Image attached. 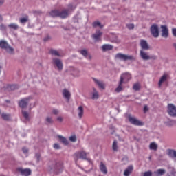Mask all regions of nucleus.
Masks as SVG:
<instances>
[{"mask_svg":"<svg viewBox=\"0 0 176 176\" xmlns=\"http://www.w3.org/2000/svg\"><path fill=\"white\" fill-rule=\"evenodd\" d=\"M0 47H1V49H4L6 52L10 54H13L14 53V49L12 47V46L9 45L8 42L5 41H0Z\"/></svg>","mask_w":176,"mask_h":176,"instance_id":"f257e3e1","label":"nucleus"},{"mask_svg":"<svg viewBox=\"0 0 176 176\" xmlns=\"http://www.w3.org/2000/svg\"><path fill=\"white\" fill-rule=\"evenodd\" d=\"M52 64L54 67H56L58 71H63V61L58 58H54L52 59Z\"/></svg>","mask_w":176,"mask_h":176,"instance_id":"f03ea898","label":"nucleus"},{"mask_svg":"<svg viewBox=\"0 0 176 176\" xmlns=\"http://www.w3.org/2000/svg\"><path fill=\"white\" fill-rule=\"evenodd\" d=\"M150 32L154 38H159V25L157 24L152 25L150 28Z\"/></svg>","mask_w":176,"mask_h":176,"instance_id":"7ed1b4c3","label":"nucleus"},{"mask_svg":"<svg viewBox=\"0 0 176 176\" xmlns=\"http://www.w3.org/2000/svg\"><path fill=\"white\" fill-rule=\"evenodd\" d=\"M167 112L170 116L173 118L176 117V106L173 104H168V110Z\"/></svg>","mask_w":176,"mask_h":176,"instance_id":"20e7f679","label":"nucleus"},{"mask_svg":"<svg viewBox=\"0 0 176 176\" xmlns=\"http://www.w3.org/2000/svg\"><path fill=\"white\" fill-rule=\"evenodd\" d=\"M30 100H32V96H29V97L21 99L19 102V107L21 108H26L27 105H28V103L30 102Z\"/></svg>","mask_w":176,"mask_h":176,"instance_id":"39448f33","label":"nucleus"},{"mask_svg":"<svg viewBox=\"0 0 176 176\" xmlns=\"http://www.w3.org/2000/svg\"><path fill=\"white\" fill-rule=\"evenodd\" d=\"M128 119L130 123H131V124H134V126H144V123L138 120L135 117L129 116Z\"/></svg>","mask_w":176,"mask_h":176,"instance_id":"423d86ee","label":"nucleus"},{"mask_svg":"<svg viewBox=\"0 0 176 176\" xmlns=\"http://www.w3.org/2000/svg\"><path fill=\"white\" fill-rule=\"evenodd\" d=\"M130 79H131V74L130 73H124L120 76V82L127 83Z\"/></svg>","mask_w":176,"mask_h":176,"instance_id":"0eeeda50","label":"nucleus"},{"mask_svg":"<svg viewBox=\"0 0 176 176\" xmlns=\"http://www.w3.org/2000/svg\"><path fill=\"white\" fill-rule=\"evenodd\" d=\"M102 36V32L101 30H97L95 34H92L91 37L95 42H99L101 41V36Z\"/></svg>","mask_w":176,"mask_h":176,"instance_id":"6e6552de","label":"nucleus"},{"mask_svg":"<svg viewBox=\"0 0 176 176\" xmlns=\"http://www.w3.org/2000/svg\"><path fill=\"white\" fill-rule=\"evenodd\" d=\"M93 80L95 83V85H96L97 86H98V87L100 89H102V90L105 89V84L104 83V82L101 80H98L97 78H93Z\"/></svg>","mask_w":176,"mask_h":176,"instance_id":"1a4fd4ad","label":"nucleus"},{"mask_svg":"<svg viewBox=\"0 0 176 176\" xmlns=\"http://www.w3.org/2000/svg\"><path fill=\"white\" fill-rule=\"evenodd\" d=\"M17 170L19 173H21V175L23 176L31 175V169H29V168L23 169V168H19Z\"/></svg>","mask_w":176,"mask_h":176,"instance_id":"9d476101","label":"nucleus"},{"mask_svg":"<svg viewBox=\"0 0 176 176\" xmlns=\"http://www.w3.org/2000/svg\"><path fill=\"white\" fill-rule=\"evenodd\" d=\"M162 38H168V28L166 25H162Z\"/></svg>","mask_w":176,"mask_h":176,"instance_id":"9b49d317","label":"nucleus"},{"mask_svg":"<svg viewBox=\"0 0 176 176\" xmlns=\"http://www.w3.org/2000/svg\"><path fill=\"white\" fill-rule=\"evenodd\" d=\"M140 54L142 60H151V56H149V54H148V52H145L144 50H140Z\"/></svg>","mask_w":176,"mask_h":176,"instance_id":"f8f14e48","label":"nucleus"},{"mask_svg":"<svg viewBox=\"0 0 176 176\" xmlns=\"http://www.w3.org/2000/svg\"><path fill=\"white\" fill-rule=\"evenodd\" d=\"M140 46L142 50H149V44L146 40H140Z\"/></svg>","mask_w":176,"mask_h":176,"instance_id":"ddd939ff","label":"nucleus"},{"mask_svg":"<svg viewBox=\"0 0 176 176\" xmlns=\"http://www.w3.org/2000/svg\"><path fill=\"white\" fill-rule=\"evenodd\" d=\"M80 54L85 57V58H87V60H91V55L89 54V52H87V50H81L80 51Z\"/></svg>","mask_w":176,"mask_h":176,"instance_id":"4468645a","label":"nucleus"},{"mask_svg":"<svg viewBox=\"0 0 176 176\" xmlns=\"http://www.w3.org/2000/svg\"><path fill=\"white\" fill-rule=\"evenodd\" d=\"M133 167L132 165H130L127 167V168L125 169L124 172V176H130V174L133 173Z\"/></svg>","mask_w":176,"mask_h":176,"instance_id":"2eb2a0df","label":"nucleus"},{"mask_svg":"<svg viewBox=\"0 0 176 176\" xmlns=\"http://www.w3.org/2000/svg\"><path fill=\"white\" fill-rule=\"evenodd\" d=\"M63 96L64 98H66L68 101H69V98H71V92L68 91V89H63Z\"/></svg>","mask_w":176,"mask_h":176,"instance_id":"dca6fc26","label":"nucleus"},{"mask_svg":"<svg viewBox=\"0 0 176 176\" xmlns=\"http://www.w3.org/2000/svg\"><path fill=\"white\" fill-rule=\"evenodd\" d=\"M159 148V145H157V143L153 142L150 143L149 144V149L150 151H157V148Z\"/></svg>","mask_w":176,"mask_h":176,"instance_id":"f3484780","label":"nucleus"},{"mask_svg":"<svg viewBox=\"0 0 176 176\" xmlns=\"http://www.w3.org/2000/svg\"><path fill=\"white\" fill-rule=\"evenodd\" d=\"M70 70L72 71V74L74 76H79L80 75V70H79V69L71 67Z\"/></svg>","mask_w":176,"mask_h":176,"instance_id":"a211bd4d","label":"nucleus"},{"mask_svg":"<svg viewBox=\"0 0 176 176\" xmlns=\"http://www.w3.org/2000/svg\"><path fill=\"white\" fill-rule=\"evenodd\" d=\"M113 49V46L109 44H104L102 46V52H108V50H112Z\"/></svg>","mask_w":176,"mask_h":176,"instance_id":"6ab92c4d","label":"nucleus"},{"mask_svg":"<svg viewBox=\"0 0 176 176\" xmlns=\"http://www.w3.org/2000/svg\"><path fill=\"white\" fill-rule=\"evenodd\" d=\"M165 82H167V75L166 74L163 75L160 78V81L158 82L159 87H161L162 85H163V83H164Z\"/></svg>","mask_w":176,"mask_h":176,"instance_id":"aec40b11","label":"nucleus"},{"mask_svg":"<svg viewBox=\"0 0 176 176\" xmlns=\"http://www.w3.org/2000/svg\"><path fill=\"white\" fill-rule=\"evenodd\" d=\"M77 111H78V118L80 119H82V118H83V113H85V110L83 109V107L79 106Z\"/></svg>","mask_w":176,"mask_h":176,"instance_id":"412c9836","label":"nucleus"},{"mask_svg":"<svg viewBox=\"0 0 176 176\" xmlns=\"http://www.w3.org/2000/svg\"><path fill=\"white\" fill-rule=\"evenodd\" d=\"M166 174V170L164 169H158L156 171H154V176H162Z\"/></svg>","mask_w":176,"mask_h":176,"instance_id":"4be33fe9","label":"nucleus"},{"mask_svg":"<svg viewBox=\"0 0 176 176\" xmlns=\"http://www.w3.org/2000/svg\"><path fill=\"white\" fill-rule=\"evenodd\" d=\"M76 156L77 157H80V159H84V160H86L87 159L86 158L87 154L85 151H81L76 153Z\"/></svg>","mask_w":176,"mask_h":176,"instance_id":"5701e85b","label":"nucleus"},{"mask_svg":"<svg viewBox=\"0 0 176 176\" xmlns=\"http://www.w3.org/2000/svg\"><path fill=\"white\" fill-rule=\"evenodd\" d=\"M126 55L122 53H118L116 55V58L118 60H122V61H126Z\"/></svg>","mask_w":176,"mask_h":176,"instance_id":"b1692460","label":"nucleus"},{"mask_svg":"<svg viewBox=\"0 0 176 176\" xmlns=\"http://www.w3.org/2000/svg\"><path fill=\"white\" fill-rule=\"evenodd\" d=\"M58 138H59L60 142H62V144H63V145H68L69 142H68V140H67V138H65L61 135H58Z\"/></svg>","mask_w":176,"mask_h":176,"instance_id":"393cba45","label":"nucleus"},{"mask_svg":"<svg viewBox=\"0 0 176 176\" xmlns=\"http://www.w3.org/2000/svg\"><path fill=\"white\" fill-rule=\"evenodd\" d=\"M51 17H59L60 11L58 10H52L50 12Z\"/></svg>","mask_w":176,"mask_h":176,"instance_id":"a878e982","label":"nucleus"},{"mask_svg":"<svg viewBox=\"0 0 176 176\" xmlns=\"http://www.w3.org/2000/svg\"><path fill=\"white\" fill-rule=\"evenodd\" d=\"M68 16V11L63 10V11H59V17H61L62 19H65V17Z\"/></svg>","mask_w":176,"mask_h":176,"instance_id":"bb28decb","label":"nucleus"},{"mask_svg":"<svg viewBox=\"0 0 176 176\" xmlns=\"http://www.w3.org/2000/svg\"><path fill=\"white\" fill-rule=\"evenodd\" d=\"M100 169L103 174H107L108 173V170H107V167L102 162L100 163Z\"/></svg>","mask_w":176,"mask_h":176,"instance_id":"cd10ccee","label":"nucleus"},{"mask_svg":"<svg viewBox=\"0 0 176 176\" xmlns=\"http://www.w3.org/2000/svg\"><path fill=\"white\" fill-rule=\"evenodd\" d=\"M122 85H123V82H122V81H120L118 86L115 90L116 93H120V91L123 90V87H122Z\"/></svg>","mask_w":176,"mask_h":176,"instance_id":"c85d7f7f","label":"nucleus"},{"mask_svg":"<svg viewBox=\"0 0 176 176\" xmlns=\"http://www.w3.org/2000/svg\"><path fill=\"white\" fill-rule=\"evenodd\" d=\"M98 97H100V96L98 95V91H97V89H94V92L92 94V99L98 100Z\"/></svg>","mask_w":176,"mask_h":176,"instance_id":"c756f323","label":"nucleus"},{"mask_svg":"<svg viewBox=\"0 0 176 176\" xmlns=\"http://www.w3.org/2000/svg\"><path fill=\"white\" fill-rule=\"evenodd\" d=\"M176 121L174 120H169L168 122H166V126H168V127H173V126H175Z\"/></svg>","mask_w":176,"mask_h":176,"instance_id":"7c9ffc66","label":"nucleus"},{"mask_svg":"<svg viewBox=\"0 0 176 176\" xmlns=\"http://www.w3.org/2000/svg\"><path fill=\"white\" fill-rule=\"evenodd\" d=\"M112 149L114 151V152H118V149H119V147L118 146V141L114 140L112 145Z\"/></svg>","mask_w":176,"mask_h":176,"instance_id":"2f4dec72","label":"nucleus"},{"mask_svg":"<svg viewBox=\"0 0 176 176\" xmlns=\"http://www.w3.org/2000/svg\"><path fill=\"white\" fill-rule=\"evenodd\" d=\"M22 115L25 120H30V113L25 111H22Z\"/></svg>","mask_w":176,"mask_h":176,"instance_id":"473e14b6","label":"nucleus"},{"mask_svg":"<svg viewBox=\"0 0 176 176\" xmlns=\"http://www.w3.org/2000/svg\"><path fill=\"white\" fill-rule=\"evenodd\" d=\"M168 156L170 157H176V151L174 150H169L168 152Z\"/></svg>","mask_w":176,"mask_h":176,"instance_id":"72a5a7b5","label":"nucleus"},{"mask_svg":"<svg viewBox=\"0 0 176 176\" xmlns=\"http://www.w3.org/2000/svg\"><path fill=\"white\" fill-rule=\"evenodd\" d=\"M8 27L11 30H19V25L16 23H10L8 25Z\"/></svg>","mask_w":176,"mask_h":176,"instance_id":"f704fd0d","label":"nucleus"},{"mask_svg":"<svg viewBox=\"0 0 176 176\" xmlns=\"http://www.w3.org/2000/svg\"><path fill=\"white\" fill-rule=\"evenodd\" d=\"M50 53H51V54H52V56H57L58 57H60L61 56L60 54V53L58 52V51H57L56 50H51Z\"/></svg>","mask_w":176,"mask_h":176,"instance_id":"c9c22d12","label":"nucleus"},{"mask_svg":"<svg viewBox=\"0 0 176 176\" xmlns=\"http://www.w3.org/2000/svg\"><path fill=\"white\" fill-rule=\"evenodd\" d=\"M54 173H55V174H60V173H61V171H63V167L58 168L56 167L53 170Z\"/></svg>","mask_w":176,"mask_h":176,"instance_id":"e433bc0d","label":"nucleus"},{"mask_svg":"<svg viewBox=\"0 0 176 176\" xmlns=\"http://www.w3.org/2000/svg\"><path fill=\"white\" fill-rule=\"evenodd\" d=\"M133 90H135L137 91L140 90V89L141 88V85H140V83L137 82L133 85Z\"/></svg>","mask_w":176,"mask_h":176,"instance_id":"4c0bfd02","label":"nucleus"},{"mask_svg":"<svg viewBox=\"0 0 176 176\" xmlns=\"http://www.w3.org/2000/svg\"><path fill=\"white\" fill-rule=\"evenodd\" d=\"M28 21V16L20 19V23H21V24H24L25 23H27Z\"/></svg>","mask_w":176,"mask_h":176,"instance_id":"58836bf2","label":"nucleus"},{"mask_svg":"<svg viewBox=\"0 0 176 176\" xmlns=\"http://www.w3.org/2000/svg\"><path fill=\"white\" fill-rule=\"evenodd\" d=\"M94 27H100V28H102V25H101V23L100 21H96L93 23Z\"/></svg>","mask_w":176,"mask_h":176,"instance_id":"ea45409f","label":"nucleus"},{"mask_svg":"<svg viewBox=\"0 0 176 176\" xmlns=\"http://www.w3.org/2000/svg\"><path fill=\"white\" fill-rule=\"evenodd\" d=\"M130 60L131 61L135 60V57H134V56L133 55H126V60Z\"/></svg>","mask_w":176,"mask_h":176,"instance_id":"a19ab883","label":"nucleus"},{"mask_svg":"<svg viewBox=\"0 0 176 176\" xmlns=\"http://www.w3.org/2000/svg\"><path fill=\"white\" fill-rule=\"evenodd\" d=\"M1 117L3 119H4V120H9V119L10 118L9 114L6 113H2Z\"/></svg>","mask_w":176,"mask_h":176,"instance_id":"79ce46f5","label":"nucleus"},{"mask_svg":"<svg viewBox=\"0 0 176 176\" xmlns=\"http://www.w3.org/2000/svg\"><path fill=\"white\" fill-rule=\"evenodd\" d=\"M45 120L47 123H53V117L47 116Z\"/></svg>","mask_w":176,"mask_h":176,"instance_id":"37998d69","label":"nucleus"},{"mask_svg":"<svg viewBox=\"0 0 176 176\" xmlns=\"http://www.w3.org/2000/svg\"><path fill=\"white\" fill-rule=\"evenodd\" d=\"M153 173L152 171L151 170H148V171H146L143 173V175L142 176H152L153 175Z\"/></svg>","mask_w":176,"mask_h":176,"instance_id":"c03bdc74","label":"nucleus"},{"mask_svg":"<svg viewBox=\"0 0 176 176\" xmlns=\"http://www.w3.org/2000/svg\"><path fill=\"white\" fill-rule=\"evenodd\" d=\"M69 140V141H71V142H76V135L70 136Z\"/></svg>","mask_w":176,"mask_h":176,"instance_id":"a18cd8bd","label":"nucleus"},{"mask_svg":"<svg viewBox=\"0 0 176 176\" xmlns=\"http://www.w3.org/2000/svg\"><path fill=\"white\" fill-rule=\"evenodd\" d=\"M54 149H61V147L60 146V144L55 143L53 146Z\"/></svg>","mask_w":176,"mask_h":176,"instance_id":"49530a36","label":"nucleus"},{"mask_svg":"<svg viewBox=\"0 0 176 176\" xmlns=\"http://www.w3.org/2000/svg\"><path fill=\"white\" fill-rule=\"evenodd\" d=\"M126 27L127 28H129V30H133V28H134V24L133 23L127 24Z\"/></svg>","mask_w":176,"mask_h":176,"instance_id":"de8ad7c7","label":"nucleus"},{"mask_svg":"<svg viewBox=\"0 0 176 176\" xmlns=\"http://www.w3.org/2000/svg\"><path fill=\"white\" fill-rule=\"evenodd\" d=\"M52 113L54 115H58V113H60V111L58 109H54L52 110Z\"/></svg>","mask_w":176,"mask_h":176,"instance_id":"09e8293b","label":"nucleus"},{"mask_svg":"<svg viewBox=\"0 0 176 176\" xmlns=\"http://www.w3.org/2000/svg\"><path fill=\"white\" fill-rule=\"evenodd\" d=\"M56 120L58 122H63V120H64V118L63 117H61V116H58V117H57Z\"/></svg>","mask_w":176,"mask_h":176,"instance_id":"8fccbe9b","label":"nucleus"},{"mask_svg":"<svg viewBox=\"0 0 176 176\" xmlns=\"http://www.w3.org/2000/svg\"><path fill=\"white\" fill-rule=\"evenodd\" d=\"M22 151H23V153L27 156L28 153V150L27 149V148H23Z\"/></svg>","mask_w":176,"mask_h":176,"instance_id":"3c124183","label":"nucleus"},{"mask_svg":"<svg viewBox=\"0 0 176 176\" xmlns=\"http://www.w3.org/2000/svg\"><path fill=\"white\" fill-rule=\"evenodd\" d=\"M36 157L37 159V162H39V160H41V155L39 153L36 154Z\"/></svg>","mask_w":176,"mask_h":176,"instance_id":"603ef678","label":"nucleus"},{"mask_svg":"<svg viewBox=\"0 0 176 176\" xmlns=\"http://www.w3.org/2000/svg\"><path fill=\"white\" fill-rule=\"evenodd\" d=\"M148 111H149V109L148 108V106H144V113H146V112H148Z\"/></svg>","mask_w":176,"mask_h":176,"instance_id":"864d4df0","label":"nucleus"},{"mask_svg":"<svg viewBox=\"0 0 176 176\" xmlns=\"http://www.w3.org/2000/svg\"><path fill=\"white\" fill-rule=\"evenodd\" d=\"M172 33H173V36L176 37V28L172 29Z\"/></svg>","mask_w":176,"mask_h":176,"instance_id":"5fc2aeb1","label":"nucleus"},{"mask_svg":"<svg viewBox=\"0 0 176 176\" xmlns=\"http://www.w3.org/2000/svg\"><path fill=\"white\" fill-rule=\"evenodd\" d=\"M69 9H71L72 10H74L75 9V7L72 6V4L69 5Z\"/></svg>","mask_w":176,"mask_h":176,"instance_id":"6e6d98bb","label":"nucleus"},{"mask_svg":"<svg viewBox=\"0 0 176 176\" xmlns=\"http://www.w3.org/2000/svg\"><path fill=\"white\" fill-rule=\"evenodd\" d=\"M3 2H5V0H0V5H3Z\"/></svg>","mask_w":176,"mask_h":176,"instance_id":"4d7b16f0","label":"nucleus"},{"mask_svg":"<svg viewBox=\"0 0 176 176\" xmlns=\"http://www.w3.org/2000/svg\"><path fill=\"white\" fill-rule=\"evenodd\" d=\"M2 67L0 66V74H1V72H2Z\"/></svg>","mask_w":176,"mask_h":176,"instance_id":"13d9d810","label":"nucleus"},{"mask_svg":"<svg viewBox=\"0 0 176 176\" xmlns=\"http://www.w3.org/2000/svg\"><path fill=\"white\" fill-rule=\"evenodd\" d=\"M11 87H12V89H13V87H14V85H12V86H11Z\"/></svg>","mask_w":176,"mask_h":176,"instance_id":"bf43d9fd","label":"nucleus"},{"mask_svg":"<svg viewBox=\"0 0 176 176\" xmlns=\"http://www.w3.org/2000/svg\"><path fill=\"white\" fill-rule=\"evenodd\" d=\"M0 19H2V16L0 15Z\"/></svg>","mask_w":176,"mask_h":176,"instance_id":"052dcab7","label":"nucleus"},{"mask_svg":"<svg viewBox=\"0 0 176 176\" xmlns=\"http://www.w3.org/2000/svg\"><path fill=\"white\" fill-rule=\"evenodd\" d=\"M1 28H2V27H3V25H1Z\"/></svg>","mask_w":176,"mask_h":176,"instance_id":"680f3d73","label":"nucleus"}]
</instances>
